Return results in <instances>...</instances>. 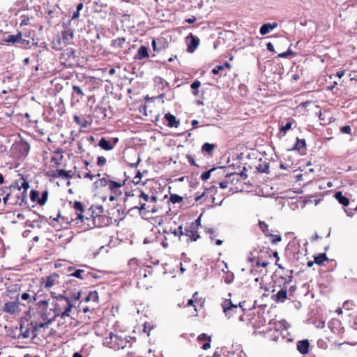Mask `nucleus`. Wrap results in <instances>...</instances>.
I'll return each mask as SVG.
<instances>
[{
	"mask_svg": "<svg viewBox=\"0 0 357 357\" xmlns=\"http://www.w3.org/2000/svg\"><path fill=\"white\" fill-rule=\"evenodd\" d=\"M278 24L276 22L273 23H265L259 29V33L261 35L264 36L271 32L273 29L278 27Z\"/></svg>",
	"mask_w": 357,
	"mask_h": 357,
	"instance_id": "9",
	"label": "nucleus"
},
{
	"mask_svg": "<svg viewBox=\"0 0 357 357\" xmlns=\"http://www.w3.org/2000/svg\"><path fill=\"white\" fill-rule=\"evenodd\" d=\"M57 300L59 301H63L67 305V307L65 308L64 311L60 313L61 318L64 319L66 317H69L70 312L74 307V305L72 303L71 300L69 298L63 295H59L57 297Z\"/></svg>",
	"mask_w": 357,
	"mask_h": 357,
	"instance_id": "3",
	"label": "nucleus"
},
{
	"mask_svg": "<svg viewBox=\"0 0 357 357\" xmlns=\"http://www.w3.org/2000/svg\"><path fill=\"white\" fill-rule=\"evenodd\" d=\"M169 200L172 203H180L183 201V197L176 194H171Z\"/></svg>",
	"mask_w": 357,
	"mask_h": 357,
	"instance_id": "34",
	"label": "nucleus"
},
{
	"mask_svg": "<svg viewBox=\"0 0 357 357\" xmlns=\"http://www.w3.org/2000/svg\"><path fill=\"white\" fill-rule=\"evenodd\" d=\"M69 25L68 24H66L65 23L63 24V27L65 28V30L62 31V38L61 40L63 45H67L72 43V40L74 37V31L72 29L68 28L67 26Z\"/></svg>",
	"mask_w": 357,
	"mask_h": 357,
	"instance_id": "4",
	"label": "nucleus"
},
{
	"mask_svg": "<svg viewBox=\"0 0 357 357\" xmlns=\"http://www.w3.org/2000/svg\"><path fill=\"white\" fill-rule=\"evenodd\" d=\"M98 146L105 151H110L114 148V145H112L109 141L107 140L104 137H102L100 139Z\"/></svg>",
	"mask_w": 357,
	"mask_h": 357,
	"instance_id": "16",
	"label": "nucleus"
},
{
	"mask_svg": "<svg viewBox=\"0 0 357 357\" xmlns=\"http://www.w3.org/2000/svg\"><path fill=\"white\" fill-rule=\"evenodd\" d=\"M215 146L213 144L206 142L202 145V149L203 151L211 153L213 150L215 149Z\"/></svg>",
	"mask_w": 357,
	"mask_h": 357,
	"instance_id": "30",
	"label": "nucleus"
},
{
	"mask_svg": "<svg viewBox=\"0 0 357 357\" xmlns=\"http://www.w3.org/2000/svg\"><path fill=\"white\" fill-rule=\"evenodd\" d=\"M211 347V342H208V341H206V342H205L203 346H202V349H204V350H207L209 348Z\"/></svg>",
	"mask_w": 357,
	"mask_h": 357,
	"instance_id": "62",
	"label": "nucleus"
},
{
	"mask_svg": "<svg viewBox=\"0 0 357 357\" xmlns=\"http://www.w3.org/2000/svg\"><path fill=\"white\" fill-rule=\"evenodd\" d=\"M47 197H48V192L47 190H45L42 193V196L40 199H38V204L40 206H43L47 200Z\"/></svg>",
	"mask_w": 357,
	"mask_h": 357,
	"instance_id": "31",
	"label": "nucleus"
},
{
	"mask_svg": "<svg viewBox=\"0 0 357 357\" xmlns=\"http://www.w3.org/2000/svg\"><path fill=\"white\" fill-rule=\"evenodd\" d=\"M199 40L195 36H192L190 43L188 45V52H193L199 45Z\"/></svg>",
	"mask_w": 357,
	"mask_h": 357,
	"instance_id": "17",
	"label": "nucleus"
},
{
	"mask_svg": "<svg viewBox=\"0 0 357 357\" xmlns=\"http://www.w3.org/2000/svg\"><path fill=\"white\" fill-rule=\"evenodd\" d=\"M86 279L89 278L90 277H92L95 279H97L99 278L97 275H96L93 273H91V272H88L87 273H86Z\"/></svg>",
	"mask_w": 357,
	"mask_h": 357,
	"instance_id": "61",
	"label": "nucleus"
},
{
	"mask_svg": "<svg viewBox=\"0 0 357 357\" xmlns=\"http://www.w3.org/2000/svg\"><path fill=\"white\" fill-rule=\"evenodd\" d=\"M57 107H58L57 112L60 115H62L65 112V107H64L63 100L61 98H59V102L57 103Z\"/></svg>",
	"mask_w": 357,
	"mask_h": 357,
	"instance_id": "37",
	"label": "nucleus"
},
{
	"mask_svg": "<svg viewBox=\"0 0 357 357\" xmlns=\"http://www.w3.org/2000/svg\"><path fill=\"white\" fill-rule=\"evenodd\" d=\"M72 88V98L76 100L77 102H79V100L82 99L84 96V93L83 92L82 89L77 85H73Z\"/></svg>",
	"mask_w": 357,
	"mask_h": 357,
	"instance_id": "11",
	"label": "nucleus"
},
{
	"mask_svg": "<svg viewBox=\"0 0 357 357\" xmlns=\"http://www.w3.org/2000/svg\"><path fill=\"white\" fill-rule=\"evenodd\" d=\"M257 169L261 173H267L269 169V164L266 162H261L257 167Z\"/></svg>",
	"mask_w": 357,
	"mask_h": 357,
	"instance_id": "26",
	"label": "nucleus"
},
{
	"mask_svg": "<svg viewBox=\"0 0 357 357\" xmlns=\"http://www.w3.org/2000/svg\"><path fill=\"white\" fill-rule=\"evenodd\" d=\"M224 69V66H216L213 70L212 73L214 75H217L219 72Z\"/></svg>",
	"mask_w": 357,
	"mask_h": 357,
	"instance_id": "52",
	"label": "nucleus"
},
{
	"mask_svg": "<svg viewBox=\"0 0 357 357\" xmlns=\"http://www.w3.org/2000/svg\"><path fill=\"white\" fill-rule=\"evenodd\" d=\"M305 146V139H300L298 137L296 138V142L294 144L292 150H298V151L303 152V149Z\"/></svg>",
	"mask_w": 357,
	"mask_h": 357,
	"instance_id": "22",
	"label": "nucleus"
},
{
	"mask_svg": "<svg viewBox=\"0 0 357 357\" xmlns=\"http://www.w3.org/2000/svg\"><path fill=\"white\" fill-rule=\"evenodd\" d=\"M20 331H21L20 336H22L23 338H25V339L29 337L30 332L31 331L30 328H26L25 329H24L23 326L21 325L20 326Z\"/></svg>",
	"mask_w": 357,
	"mask_h": 357,
	"instance_id": "33",
	"label": "nucleus"
},
{
	"mask_svg": "<svg viewBox=\"0 0 357 357\" xmlns=\"http://www.w3.org/2000/svg\"><path fill=\"white\" fill-rule=\"evenodd\" d=\"M56 176L65 178H69L72 177V176L70 174V171H66L64 169H57Z\"/></svg>",
	"mask_w": 357,
	"mask_h": 357,
	"instance_id": "27",
	"label": "nucleus"
},
{
	"mask_svg": "<svg viewBox=\"0 0 357 357\" xmlns=\"http://www.w3.org/2000/svg\"><path fill=\"white\" fill-rule=\"evenodd\" d=\"M269 264L268 261H261L259 259H257L256 262V266H262L264 268L266 267Z\"/></svg>",
	"mask_w": 357,
	"mask_h": 357,
	"instance_id": "53",
	"label": "nucleus"
},
{
	"mask_svg": "<svg viewBox=\"0 0 357 357\" xmlns=\"http://www.w3.org/2000/svg\"><path fill=\"white\" fill-rule=\"evenodd\" d=\"M178 230H180L181 235L187 236L190 238L191 241H196L200 237L198 234L197 229H192L191 226H189V227H185L184 231H183L182 226H179Z\"/></svg>",
	"mask_w": 357,
	"mask_h": 357,
	"instance_id": "5",
	"label": "nucleus"
},
{
	"mask_svg": "<svg viewBox=\"0 0 357 357\" xmlns=\"http://www.w3.org/2000/svg\"><path fill=\"white\" fill-rule=\"evenodd\" d=\"M91 209H92V215L99 216L103 213V207L101 205H93Z\"/></svg>",
	"mask_w": 357,
	"mask_h": 357,
	"instance_id": "24",
	"label": "nucleus"
},
{
	"mask_svg": "<svg viewBox=\"0 0 357 357\" xmlns=\"http://www.w3.org/2000/svg\"><path fill=\"white\" fill-rule=\"evenodd\" d=\"M215 169V168H212V169H210V170H208V171H206V172H203V173L201 174V176H200V178H202V180H203V181H206V180H208V179L210 178V176H211V173L212 172H213Z\"/></svg>",
	"mask_w": 357,
	"mask_h": 357,
	"instance_id": "41",
	"label": "nucleus"
},
{
	"mask_svg": "<svg viewBox=\"0 0 357 357\" xmlns=\"http://www.w3.org/2000/svg\"><path fill=\"white\" fill-rule=\"evenodd\" d=\"M58 317H61L59 312L55 313L52 318L47 319V321L45 322L46 324H47V326H49V325L51 324L53 321H54Z\"/></svg>",
	"mask_w": 357,
	"mask_h": 357,
	"instance_id": "48",
	"label": "nucleus"
},
{
	"mask_svg": "<svg viewBox=\"0 0 357 357\" xmlns=\"http://www.w3.org/2000/svg\"><path fill=\"white\" fill-rule=\"evenodd\" d=\"M197 340L199 341H208V342H211V336H208V335H207L205 333H202V334H200L198 336Z\"/></svg>",
	"mask_w": 357,
	"mask_h": 357,
	"instance_id": "44",
	"label": "nucleus"
},
{
	"mask_svg": "<svg viewBox=\"0 0 357 357\" xmlns=\"http://www.w3.org/2000/svg\"><path fill=\"white\" fill-rule=\"evenodd\" d=\"M106 163V159L105 157L103 156H99L98 157V159H97V165L98 166H104Z\"/></svg>",
	"mask_w": 357,
	"mask_h": 357,
	"instance_id": "47",
	"label": "nucleus"
},
{
	"mask_svg": "<svg viewBox=\"0 0 357 357\" xmlns=\"http://www.w3.org/2000/svg\"><path fill=\"white\" fill-rule=\"evenodd\" d=\"M222 307L225 315L230 318L234 313H241L243 311L241 303L233 304L230 299H226L222 303Z\"/></svg>",
	"mask_w": 357,
	"mask_h": 357,
	"instance_id": "2",
	"label": "nucleus"
},
{
	"mask_svg": "<svg viewBox=\"0 0 357 357\" xmlns=\"http://www.w3.org/2000/svg\"><path fill=\"white\" fill-rule=\"evenodd\" d=\"M234 275L232 273H227L225 277L224 280L227 284H230L233 282Z\"/></svg>",
	"mask_w": 357,
	"mask_h": 357,
	"instance_id": "45",
	"label": "nucleus"
},
{
	"mask_svg": "<svg viewBox=\"0 0 357 357\" xmlns=\"http://www.w3.org/2000/svg\"><path fill=\"white\" fill-rule=\"evenodd\" d=\"M73 208L75 210V218H71V221L73 222L78 219L82 222L84 219L83 213L84 211V207L82 203L79 201H75L73 204Z\"/></svg>",
	"mask_w": 357,
	"mask_h": 357,
	"instance_id": "6",
	"label": "nucleus"
},
{
	"mask_svg": "<svg viewBox=\"0 0 357 357\" xmlns=\"http://www.w3.org/2000/svg\"><path fill=\"white\" fill-rule=\"evenodd\" d=\"M291 122H287L284 126H282L280 128V133L283 132V135L286 133L287 131L289 130L291 128Z\"/></svg>",
	"mask_w": 357,
	"mask_h": 357,
	"instance_id": "42",
	"label": "nucleus"
},
{
	"mask_svg": "<svg viewBox=\"0 0 357 357\" xmlns=\"http://www.w3.org/2000/svg\"><path fill=\"white\" fill-rule=\"evenodd\" d=\"M165 119L167 121V126L171 128H178L180 125L179 121L176 120V117L170 113L165 115Z\"/></svg>",
	"mask_w": 357,
	"mask_h": 357,
	"instance_id": "12",
	"label": "nucleus"
},
{
	"mask_svg": "<svg viewBox=\"0 0 357 357\" xmlns=\"http://www.w3.org/2000/svg\"><path fill=\"white\" fill-rule=\"evenodd\" d=\"M21 298H22V300L26 301V300H28L30 298V296H29V294L28 293L24 292V293H23L22 294Z\"/></svg>",
	"mask_w": 357,
	"mask_h": 357,
	"instance_id": "64",
	"label": "nucleus"
},
{
	"mask_svg": "<svg viewBox=\"0 0 357 357\" xmlns=\"http://www.w3.org/2000/svg\"><path fill=\"white\" fill-rule=\"evenodd\" d=\"M245 171H246V168L243 167V169L241 173H239V174L233 173V174H227V178L236 177V181H238V176H239L241 177L247 178V175L245 172Z\"/></svg>",
	"mask_w": 357,
	"mask_h": 357,
	"instance_id": "35",
	"label": "nucleus"
},
{
	"mask_svg": "<svg viewBox=\"0 0 357 357\" xmlns=\"http://www.w3.org/2000/svg\"><path fill=\"white\" fill-rule=\"evenodd\" d=\"M266 48H267V50L268 51L272 52H275L274 46H273V45L271 43H268L266 44Z\"/></svg>",
	"mask_w": 357,
	"mask_h": 357,
	"instance_id": "58",
	"label": "nucleus"
},
{
	"mask_svg": "<svg viewBox=\"0 0 357 357\" xmlns=\"http://www.w3.org/2000/svg\"><path fill=\"white\" fill-rule=\"evenodd\" d=\"M259 225L261 231L264 232V234L266 236L269 235L268 232V225L265 223L264 222L259 221Z\"/></svg>",
	"mask_w": 357,
	"mask_h": 357,
	"instance_id": "38",
	"label": "nucleus"
},
{
	"mask_svg": "<svg viewBox=\"0 0 357 357\" xmlns=\"http://www.w3.org/2000/svg\"><path fill=\"white\" fill-rule=\"evenodd\" d=\"M139 197L146 202H149V196L142 191L140 192V195H139Z\"/></svg>",
	"mask_w": 357,
	"mask_h": 357,
	"instance_id": "54",
	"label": "nucleus"
},
{
	"mask_svg": "<svg viewBox=\"0 0 357 357\" xmlns=\"http://www.w3.org/2000/svg\"><path fill=\"white\" fill-rule=\"evenodd\" d=\"M196 20H197L196 17L195 16H192L190 18L186 19L185 22L188 24H192L196 21Z\"/></svg>",
	"mask_w": 357,
	"mask_h": 357,
	"instance_id": "63",
	"label": "nucleus"
},
{
	"mask_svg": "<svg viewBox=\"0 0 357 357\" xmlns=\"http://www.w3.org/2000/svg\"><path fill=\"white\" fill-rule=\"evenodd\" d=\"M310 343L307 340H303L297 342V349L301 354H306L309 352Z\"/></svg>",
	"mask_w": 357,
	"mask_h": 357,
	"instance_id": "10",
	"label": "nucleus"
},
{
	"mask_svg": "<svg viewBox=\"0 0 357 357\" xmlns=\"http://www.w3.org/2000/svg\"><path fill=\"white\" fill-rule=\"evenodd\" d=\"M217 191H218V188H217L216 186H215V185H213V186H211V187H210V188H206V189L204 190V192H202V194H200V195H198V193H197V194H196V196H195V200L196 202H199V200H201V199H202V197H204L205 196V195H206V193H211V194L214 195V194H215V193L217 192Z\"/></svg>",
	"mask_w": 357,
	"mask_h": 357,
	"instance_id": "15",
	"label": "nucleus"
},
{
	"mask_svg": "<svg viewBox=\"0 0 357 357\" xmlns=\"http://www.w3.org/2000/svg\"><path fill=\"white\" fill-rule=\"evenodd\" d=\"M314 325L317 328H324L325 327V321L319 320L318 321H315Z\"/></svg>",
	"mask_w": 357,
	"mask_h": 357,
	"instance_id": "51",
	"label": "nucleus"
},
{
	"mask_svg": "<svg viewBox=\"0 0 357 357\" xmlns=\"http://www.w3.org/2000/svg\"><path fill=\"white\" fill-rule=\"evenodd\" d=\"M201 217L198 218L195 222H192L190 226L192 227V229H198L200 225Z\"/></svg>",
	"mask_w": 357,
	"mask_h": 357,
	"instance_id": "46",
	"label": "nucleus"
},
{
	"mask_svg": "<svg viewBox=\"0 0 357 357\" xmlns=\"http://www.w3.org/2000/svg\"><path fill=\"white\" fill-rule=\"evenodd\" d=\"M219 185L222 189L226 188L228 185V181H221L219 183Z\"/></svg>",
	"mask_w": 357,
	"mask_h": 357,
	"instance_id": "60",
	"label": "nucleus"
},
{
	"mask_svg": "<svg viewBox=\"0 0 357 357\" xmlns=\"http://www.w3.org/2000/svg\"><path fill=\"white\" fill-rule=\"evenodd\" d=\"M9 196H10V192L8 191V192H6L3 197V204L6 205L8 201V199H9Z\"/></svg>",
	"mask_w": 357,
	"mask_h": 357,
	"instance_id": "57",
	"label": "nucleus"
},
{
	"mask_svg": "<svg viewBox=\"0 0 357 357\" xmlns=\"http://www.w3.org/2000/svg\"><path fill=\"white\" fill-rule=\"evenodd\" d=\"M328 258L326 255L324 253L319 254V255L314 257V263L318 265L322 264L324 261H327Z\"/></svg>",
	"mask_w": 357,
	"mask_h": 357,
	"instance_id": "25",
	"label": "nucleus"
},
{
	"mask_svg": "<svg viewBox=\"0 0 357 357\" xmlns=\"http://www.w3.org/2000/svg\"><path fill=\"white\" fill-rule=\"evenodd\" d=\"M30 199L32 202H38V199H40L39 192L36 190H31V191L30 192Z\"/></svg>",
	"mask_w": 357,
	"mask_h": 357,
	"instance_id": "39",
	"label": "nucleus"
},
{
	"mask_svg": "<svg viewBox=\"0 0 357 357\" xmlns=\"http://www.w3.org/2000/svg\"><path fill=\"white\" fill-rule=\"evenodd\" d=\"M48 328L47 326V324H46L45 322L44 323H40V324H35L33 326H32V328H31V332L33 334V337H36L37 336V332L38 331H40V328Z\"/></svg>",
	"mask_w": 357,
	"mask_h": 357,
	"instance_id": "21",
	"label": "nucleus"
},
{
	"mask_svg": "<svg viewBox=\"0 0 357 357\" xmlns=\"http://www.w3.org/2000/svg\"><path fill=\"white\" fill-rule=\"evenodd\" d=\"M92 301L96 302L98 301V294L96 291H90L86 298V301Z\"/></svg>",
	"mask_w": 357,
	"mask_h": 357,
	"instance_id": "28",
	"label": "nucleus"
},
{
	"mask_svg": "<svg viewBox=\"0 0 357 357\" xmlns=\"http://www.w3.org/2000/svg\"><path fill=\"white\" fill-rule=\"evenodd\" d=\"M112 180H109L107 178H102L98 180V181H96L95 184L99 183V185L102 187H106L108 186L109 183L111 182Z\"/></svg>",
	"mask_w": 357,
	"mask_h": 357,
	"instance_id": "40",
	"label": "nucleus"
},
{
	"mask_svg": "<svg viewBox=\"0 0 357 357\" xmlns=\"http://www.w3.org/2000/svg\"><path fill=\"white\" fill-rule=\"evenodd\" d=\"M341 132L346 134H351V128L349 126H344L340 128Z\"/></svg>",
	"mask_w": 357,
	"mask_h": 357,
	"instance_id": "50",
	"label": "nucleus"
},
{
	"mask_svg": "<svg viewBox=\"0 0 357 357\" xmlns=\"http://www.w3.org/2000/svg\"><path fill=\"white\" fill-rule=\"evenodd\" d=\"M141 177H142V174H141L140 172L138 171L135 177L134 178V179L136 180L135 182L136 183H138L141 179Z\"/></svg>",
	"mask_w": 357,
	"mask_h": 357,
	"instance_id": "59",
	"label": "nucleus"
},
{
	"mask_svg": "<svg viewBox=\"0 0 357 357\" xmlns=\"http://www.w3.org/2000/svg\"><path fill=\"white\" fill-rule=\"evenodd\" d=\"M84 273V270L77 269V270H75V271H74L73 273H72L70 275L82 279V280L86 279V274L84 275H82V273Z\"/></svg>",
	"mask_w": 357,
	"mask_h": 357,
	"instance_id": "29",
	"label": "nucleus"
},
{
	"mask_svg": "<svg viewBox=\"0 0 357 357\" xmlns=\"http://www.w3.org/2000/svg\"><path fill=\"white\" fill-rule=\"evenodd\" d=\"M268 236H271L272 237V243H277L280 241H281L282 238L280 235H272L269 234Z\"/></svg>",
	"mask_w": 357,
	"mask_h": 357,
	"instance_id": "49",
	"label": "nucleus"
},
{
	"mask_svg": "<svg viewBox=\"0 0 357 357\" xmlns=\"http://www.w3.org/2000/svg\"><path fill=\"white\" fill-rule=\"evenodd\" d=\"M201 86V82L195 80L191 84V89H192V94L197 96L198 94V88Z\"/></svg>",
	"mask_w": 357,
	"mask_h": 357,
	"instance_id": "32",
	"label": "nucleus"
},
{
	"mask_svg": "<svg viewBox=\"0 0 357 357\" xmlns=\"http://www.w3.org/2000/svg\"><path fill=\"white\" fill-rule=\"evenodd\" d=\"M125 184V182L123 183L116 182L114 181H111V182L108 185V190L112 194L115 195H121V188Z\"/></svg>",
	"mask_w": 357,
	"mask_h": 357,
	"instance_id": "8",
	"label": "nucleus"
},
{
	"mask_svg": "<svg viewBox=\"0 0 357 357\" xmlns=\"http://www.w3.org/2000/svg\"><path fill=\"white\" fill-rule=\"evenodd\" d=\"M79 16V11L76 10L73 13L71 20H69L68 24H70L71 20L78 18Z\"/></svg>",
	"mask_w": 357,
	"mask_h": 357,
	"instance_id": "56",
	"label": "nucleus"
},
{
	"mask_svg": "<svg viewBox=\"0 0 357 357\" xmlns=\"http://www.w3.org/2000/svg\"><path fill=\"white\" fill-rule=\"evenodd\" d=\"M149 57V52H148V48L145 46H140L139 48L137 54L135 56V59H143L145 58Z\"/></svg>",
	"mask_w": 357,
	"mask_h": 357,
	"instance_id": "14",
	"label": "nucleus"
},
{
	"mask_svg": "<svg viewBox=\"0 0 357 357\" xmlns=\"http://www.w3.org/2000/svg\"><path fill=\"white\" fill-rule=\"evenodd\" d=\"M20 152L23 154V155H28L29 152V150H30V146H29V144L26 142L25 143H23L20 145Z\"/></svg>",
	"mask_w": 357,
	"mask_h": 357,
	"instance_id": "36",
	"label": "nucleus"
},
{
	"mask_svg": "<svg viewBox=\"0 0 357 357\" xmlns=\"http://www.w3.org/2000/svg\"><path fill=\"white\" fill-rule=\"evenodd\" d=\"M38 305H43L45 307L44 310L46 311L47 308V305H48V302H47V301L42 300L38 302Z\"/></svg>",
	"mask_w": 357,
	"mask_h": 357,
	"instance_id": "55",
	"label": "nucleus"
},
{
	"mask_svg": "<svg viewBox=\"0 0 357 357\" xmlns=\"http://www.w3.org/2000/svg\"><path fill=\"white\" fill-rule=\"evenodd\" d=\"M273 297H275L274 300L275 302L284 303L287 298V291L286 289H281L275 295H273Z\"/></svg>",
	"mask_w": 357,
	"mask_h": 357,
	"instance_id": "13",
	"label": "nucleus"
},
{
	"mask_svg": "<svg viewBox=\"0 0 357 357\" xmlns=\"http://www.w3.org/2000/svg\"><path fill=\"white\" fill-rule=\"evenodd\" d=\"M3 311L10 314H14L20 311L19 302H6L4 303Z\"/></svg>",
	"mask_w": 357,
	"mask_h": 357,
	"instance_id": "7",
	"label": "nucleus"
},
{
	"mask_svg": "<svg viewBox=\"0 0 357 357\" xmlns=\"http://www.w3.org/2000/svg\"><path fill=\"white\" fill-rule=\"evenodd\" d=\"M129 342L127 337L111 332L109 336L104 339L103 344L114 350H119L126 348Z\"/></svg>",
	"mask_w": 357,
	"mask_h": 357,
	"instance_id": "1",
	"label": "nucleus"
},
{
	"mask_svg": "<svg viewBox=\"0 0 357 357\" xmlns=\"http://www.w3.org/2000/svg\"><path fill=\"white\" fill-rule=\"evenodd\" d=\"M335 199L339 202L340 204L344 206H347L349 204V200L347 197L343 196L341 192H337L335 194Z\"/></svg>",
	"mask_w": 357,
	"mask_h": 357,
	"instance_id": "18",
	"label": "nucleus"
},
{
	"mask_svg": "<svg viewBox=\"0 0 357 357\" xmlns=\"http://www.w3.org/2000/svg\"><path fill=\"white\" fill-rule=\"evenodd\" d=\"M57 279H58L57 275H50L49 277H47V278L46 280V282L45 284V287L50 288V287L54 286L56 282H58Z\"/></svg>",
	"mask_w": 357,
	"mask_h": 357,
	"instance_id": "20",
	"label": "nucleus"
},
{
	"mask_svg": "<svg viewBox=\"0 0 357 357\" xmlns=\"http://www.w3.org/2000/svg\"><path fill=\"white\" fill-rule=\"evenodd\" d=\"M19 44H20V45L24 47V48H27L30 46V44H31V42L29 40H26V39H24V38H22V36H20V40H19Z\"/></svg>",
	"mask_w": 357,
	"mask_h": 357,
	"instance_id": "43",
	"label": "nucleus"
},
{
	"mask_svg": "<svg viewBox=\"0 0 357 357\" xmlns=\"http://www.w3.org/2000/svg\"><path fill=\"white\" fill-rule=\"evenodd\" d=\"M125 42H126L125 38H123V37L118 38L112 41V46H113L114 47H117V48H121Z\"/></svg>",
	"mask_w": 357,
	"mask_h": 357,
	"instance_id": "23",
	"label": "nucleus"
},
{
	"mask_svg": "<svg viewBox=\"0 0 357 357\" xmlns=\"http://www.w3.org/2000/svg\"><path fill=\"white\" fill-rule=\"evenodd\" d=\"M20 36H22V33L20 31L16 35H8L7 37L5 38L4 41L6 43H18L19 40H20Z\"/></svg>",
	"mask_w": 357,
	"mask_h": 357,
	"instance_id": "19",
	"label": "nucleus"
}]
</instances>
